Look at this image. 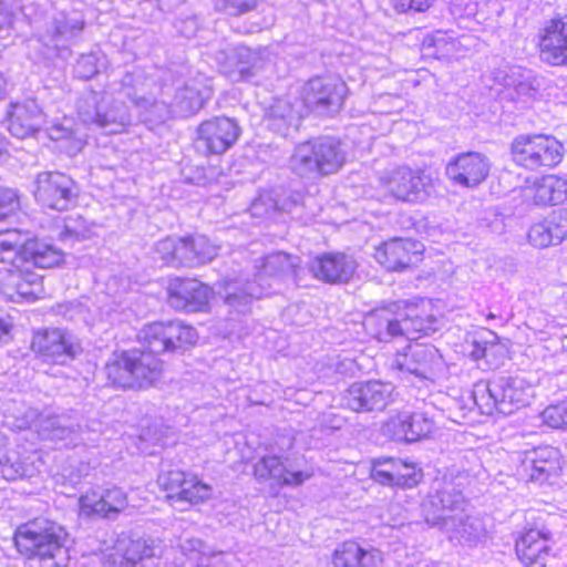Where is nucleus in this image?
Instances as JSON below:
<instances>
[{"label": "nucleus", "mask_w": 567, "mask_h": 567, "mask_svg": "<svg viewBox=\"0 0 567 567\" xmlns=\"http://www.w3.org/2000/svg\"><path fill=\"white\" fill-rule=\"evenodd\" d=\"M65 529L54 522L35 518L21 525L14 534L19 553L28 558H38L43 567H61L66 554Z\"/></svg>", "instance_id": "1"}, {"label": "nucleus", "mask_w": 567, "mask_h": 567, "mask_svg": "<svg viewBox=\"0 0 567 567\" xmlns=\"http://www.w3.org/2000/svg\"><path fill=\"white\" fill-rule=\"evenodd\" d=\"M347 161L342 143L322 136L295 146L289 158L290 169L301 178L317 179L338 173Z\"/></svg>", "instance_id": "2"}, {"label": "nucleus", "mask_w": 567, "mask_h": 567, "mask_svg": "<svg viewBox=\"0 0 567 567\" xmlns=\"http://www.w3.org/2000/svg\"><path fill=\"white\" fill-rule=\"evenodd\" d=\"M107 380L124 389H143L153 385L163 373V362L144 350L124 351L105 365Z\"/></svg>", "instance_id": "3"}, {"label": "nucleus", "mask_w": 567, "mask_h": 567, "mask_svg": "<svg viewBox=\"0 0 567 567\" xmlns=\"http://www.w3.org/2000/svg\"><path fill=\"white\" fill-rule=\"evenodd\" d=\"M79 118L107 134L122 133L131 125L132 116L127 106L106 92L89 91L76 102Z\"/></svg>", "instance_id": "4"}, {"label": "nucleus", "mask_w": 567, "mask_h": 567, "mask_svg": "<svg viewBox=\"0 0 567 567\" xmlns=\"http://www.w3.org/2000/svg\"><path fill=\"white\" fill-rule=\"evenodd\" d=\"M563 148V144L555 137L542 134L518 135L511 145L513 161L530 171L550 168L559 164Z\"/></svg>", "instance_id": "5"}, {"label": "nucleus", "mask_w": 567, "mask_h": 567, "mask_svg": "<svg viewBox=\"0 0 567 567\" xmlns=\"http://www.w3.org/2000/svg\"><path fill=\"white\" fill-rule=\"evenodd\" d=\"M197 339L196 329L179 320L153 322L145 326L138 333L143 350L155 357L194 346Z\"/></svg>", "instance_id": "6"}, {"label": "nucleus", "mask_w": 567, "mask_h": 567, "mask_svg": "<svg viewBox=\"0 0 567 567\" xmlns=\"http://www.w3.org/2000/svg\"><path fill=\"white\" fill-rule=\"evenodd\" d=\"M383 189L395 200L408 204H421L429 199L434 190L430 174L409 166H400L380 177Z\"/></svg>", "instance_id": "7"}, {"label": "nucleus", "mask_w": 567, "mask_h": 567, "mask_svg": "<svg viewBox=\"0 0 567 567\" xmlns=\"http://www.w3.org/2000/svg\"><path fill=\"white\" fill-rule=\"evenodd\" d=\"M347 92V84L340 78L316 76L303 85L302 100L312 112L333 115L341 110Z\"/></svg>", "instance_id": "8"}, {"label": "nucleus", "mask_w": 567, "mask_h": 567, "mask_svg": "<svg viewBox=\"0 0 567 567\" xmlns=\"http://www.w3.org/2000/svg\"><path fill=\"white\" fill-rule=\"evenodd\" d=\"M78 193L73 178L61 172H41L34 179L33 196L43 207L65 210L75 203Z\"/></svg>", "instance_id": "9"}, {"label": "nucleus", "mask_w": 567, "mask_h": 567, "mask_svg": "<svg viewBox=\"0 0 567 567\" xmlns=\"http://www.w3.org/2000/svg\"><path fill=\"white\" fill-rule=\"evenodd\" d=\"M392 367L402 374L414 375L420 380L434 381L444 369L439 350L432 344H411L403 353H398Z\"/></svg>", "instance_id": "10"}, {"label": "nucleus", "mask_w": 567, "mask_h": 567, "mask_svg": "<svg viewBox=\"0 0 567 567\" xmlns=\"http://www.w3.org/2000/svg\"><path fill=\"white\" fill-rule=\"evenodd\" d=\"M466 501L463 493L457 488L453 481H436L433 492L429 494L423 504V515L426 524L432 527L446 522L465 509Z\"/></svg>", "instance_id": "11"}, {"label": "nucleus", "mask_w": 567, "mask_h": 567, "mask_svg": "<svg viewBox=\"0 0 567 567\" xmlns=\"http://www.w3.org/2000/svg\"><path fill=\"white\" fill-rule=\"evenodd\" d=\"M394 386L382 381L354 382L342 396L343 405L357 413L383 411L391 402Z\"/></svg>", "instance_id": "12"}, {"label": "nucleus", "mask_w": 567, "mask_h": 567, "mask_svg": "<svg viewBox=\"0 0 567 567\" xmlns=\"http://www.w3.org/2000/svg\"><path fill=\"white\" fill-rule=\"evenodd\" d=\"M32 350L58 364L72 361L81 351L78 338L65 329H48L34 334Z\"/></svg>", "instance_id": "13"}, {"label": "nucleus", "mask_w": 567, "mask_h": 567, "mask_svg": "<svg viewBox=\"0 0 567 567\" xmlns=\"http://www.w3.org/2000/svg\"><path fill=\"white\" fill-rule=\"evenodd\" d=\"M240 127L226 116L203 122L197 128L196 147L208 154H223L238 140Z\"/></svg>", "instance_id": "14"}, {"label": "nucleus", "mask_w": 567, "mask_h": 567, "mask_svg": "<svg viewBox=\"0 0 567 567\" xmlns=\"http://www.w3.org/2000/svg\"><path fill=\"white\" fill-rule=\"evenodd\" d=\"M491 169L489 158L480 152H464L446 165V176L456 185L475 187L486 179Z\"/></svg>", "instance_id": "15"}, {"label": "nucleus", "mask_w": 567, "mask_h": 567, "mask_svg": "<svg viewBox=\"0 0 567 567\" xmlns=\"http://www.w3.org/2000/svg\"><path fill=\"white\" fill-rule=\"evenodd\" d=\"M169 303L187 312L204 311L208 308L213 290L197 279L176 278L169 284Z\"/></svg>", "instance_id": "16"}, {"label": "nucleus", "mask_w": 567, "mask_h": 567, "mask_svg": "<svg viewBox=\"0 0 567 567\" xmlns=\"http://www.w3.org/2000/svg\"><path fill=\"white\" fill-rule=\"evenodd\" d=\"M434 422L423 412H400L382 425L385 436L395 441L415 442L432 432Z\"/></svg>", "instance_id": "17"}, {"label": "nucleus", "mask_w": 567, "mask_h": 567, "mask_svg": "<svg viewBox=\"0 0 567 567\" xmlns=\"http://www.w3.org/2000/svg\"><path fill=\"white\" fill-rule=\"evenodd\" d=\"M423 245L420 241L393 238L375 248V260L389 271H402L420 260Z\"/></svg>", "instance_id": "18"}, {"label": "nucleus", "mask_w": 567, "mask_h": 567, "mask_svg": "<svg viewBox=\"0 0 567 567\" xmlns=\"http://www.w3.org/2000/svg\"><path fill=\"white\" fill-rule=\"evenodd\" d=\"M307 268L313 278L328 284L347 282L357 269L355 260L344 254L328 252L313 257Z\"/></svg>", "instance_id": "19"}, {"label": "nucleus", "mask_w": 567, "mask_h": 567, "mask_svg": "<svg viewBox=\"0 0 567 567\" xmlns=\"http://www.w3.org/2000/svg\"><path fill=\"white\" fill-rule=\"evenodd\" d=\"M226 72L234 81L258 82L259 75L269 65L266 50H252L240 45L236 47L227 58Z\"/></svg>", "instance_id": "20"}, {"label": "nucleus", "mask_w": 567, "mask_h": 567, "mask_svg": "<svg viewBox=\"0 0 567 567\" xmlns=\"http://www.w3.org/2000/svg\"><path fill=\"white\" fill-rule=\"evenodd\" d=\"M311 475L310 472L295 470L277 455H266L254 466V476L258 483L272 481L277 486H300Z\"/></svg>", "instance_id": "21"}, {"label": "nucleus", "mask_w": 567, "mask_h": 567, "mask_svg": "<svg viewBox=\"0 0 567 567\" xmlns=\"http://www.w3.org/2000/svg\"><path fill=\"white\" fill-rule=\"evenodd\" d=\"M401 307L404 301L391 302L371 311L364 319V326L379 341L389 342L403 337Z\"/></svg>", "instance_id": "22"}, {"label": "nucleus", "mask_w": 567, "mask_h": 567, "mask_svg": "<svg viewBox=\"0 0 567 567\" xmlns=\"http://www.w3.org/2000/svg\"><path fill=\"white\" fill-rule=\"evenodd\" d=\"M543 61L554 66L567 65V14L547 22L539 41Z\"/></svg>", "instance_id": "23"}, {"label": "nucleus", "mask_w": 567, "mask_h": 567, "mask_svg": "<svg viewBox=\"0 0 567 567\" xmlns=\"http://www.w3.org/2000/svg\"><path fill=\"white\" fill-rule=\"evenodd\" d=\"M522 467L528 481L545 484L551 477H557L561 471L560 452L549 445L538 446L525 454Z\"/></svg>", "instance_id": "24"}, {"label": "nucleus", "mask_w": 567, "mask_h": 567, "mask_svg": "<svg viewBox=\"0 0 567 567\" xmlns=\"http://www.w3.org/2000/svg\"><path fill=\"white\" fill-rule=\"evenodd\" d=\"M494 392L501 401L499 413L513 414L529 404L534 395L532 384L520 377H499L494 379Z\"/></svg>", "instance_id": "25"}, {"label": "nucleus", "mask_w": 567, "mask_h": 567, "mask_svg": "<svg viewBox=\"0 0 567 567\" xmlns=\"http://www.w3.org/2000/svg\"><path fill=\"white\" fill-rule=\"evenodd\" d=\"M84 27L85 18L80 10H62L53 16L47 33L55 49H68L80 39Z\"/></svg>", "instance_id": "26"}, {"label": "nucleus", "mask_w": 567, "mask_h": 567, "mask_svg": "<svg viewBox=\"0 0 567 567\" xmlns=\"http://www.w3.org/2000/svg\"><path fill=\"white\" fill-rule=\"evenodd\" d=\"M446 538L457 545L472 546L480 542L486 533L485 526L480 517L468 515L465 509L458 514L447 517L435 526Z\"/></svg>", "instance_id": "27"}, {"label": "nucleus", "mask_w": 567, "mask_h": 567, "mask_svg": "<svg viewBox=\"0 0 567 567\" xmlns=\"http://www.w3.org/2000/svg\"><path fill=\"white\" fill-rule=\"evenodd\" d=\"M217 295L224 299L229 311L247 313L254 298H260L262 290L256 280L240 278L224 279L217 284Z\"/></svg>", "instance_id": "28"}, {"label": "nucleus", "mask_w": 567, "mask_h": 567, "mask_svg": "<svg viewBox=\"0 0 567 567\" xmlns=\"http://www.w3.org/2000/svg\"><path fill=\"white\" fill-rule=\"evenodd\" d=\"M82 514L114 518L127 506V496L122 488L112 487L101 495L95 492L86 493L79 499Z\"/></svg>", "instance_id": "29"}, {"label": "nucleus", "mask_w": 567, "mask_h": 567, "mask_svg": "<svg viewBox=\"0 0 567 567\" xmlns=\"http://www.w3.org/2000/svg\"><path fill=\"white\" fill-rule=\"evenodd\" d=\"M516 554L527 567H547L554 555L547 534L538 529H529L516 542Z\"/></svg>", "instance_id": "30"}, {"label": "nucleus", "mask_w": 567, "mask_h": 567, "mask_svg": "<svg viewBox=\"0 0 567 567\" xmlns=\"http://www.w3.org/2000/svg\"><path fill=\"white\" fill-rule=\"evenodd\" d=\"M6 117L9 132L18 138L32 135L43 124V114L35 101L11 103L6 111Z\"/></svg>", "instance_id": "31"}, {"label": "nucleus", "mask_w": 567, "mask_h": 567, "mask_svg": "<svg viewBox=\"0 0 567 567\" xmlns=\"http://www.w3.org/2000/svg\"><path fill=\"white\" fill-rule=\"evenodd\" d=\"M333 564L336 567H381L382 553L374 548H363L355 542H344L334 550Z\"/></svg>", "instance_id": "32"}, {"label": "nucleus", "mask_w": 567, "mask_h": 567, "mask_svg": "<svg viewBox=\"0 0 567 567\" xmlns=\"http://www.w3.org/2000/svg\"><path fill=\"white\" fill-rule=\"evenodd\" d=\"M179 262L196 267L212 261L219 252V246L204 235L181 238Z\"/></svg>", "instance_id": "33"}, {"label": "nucleus", "mask_w": 567, "mask_h": 567, "mask_svg": "<svg viewBox=\"0 0 567 567\" xmlns=\"http://www.w3.org/2000/svg\"><path fill=\"white\" fill-rule=\"evenodd\" d=\"M116 85V83H114ZM136 78L131 72H125L118 81L117 86L114 87L128 100H131L137 107L144 110L141 117L144 122L164 121L169 110L164 103L152 101L146 97H137L135 92Z\"/></svg>", "instance_id": "34"}, {"label": "nucleus", "mask_w": 567, "mask_h": 567, "mask_svg": "<svg viewBox=\"0 0 567 567\" xmlns=\"http://www.w3.org/2000/svg\"><path fill=\"white\" fill-rule=\"evenodd\" d=\"M64 258L61 249L38 239H29L24 243L22 257H18L21 266L53 268L59 266Z\"/></svg>", "instance_id": "35"}, {"label": "nucleus", "mask_w": 567, "mask_h": 567, "mask_svg": "<svg viewBox=\"0 0 567 567\" xmlns=\"http://www.w3.org/2000/svg\"><path fill=\"white\" fill-rule=\"evenodd\" d=\"M536 205H558L567 199V181L556 175H546L529 189Z\"/></svg>", "instance_id": "36"}, {"label": "nucleus", "mask_w": 567, "mask_h": 567, "mask_svg": "<svg viewBox=\"0 0 567 567\" xmlns=\"http://www.w3.org/2000/svg\"><path fill=\"white\" fill-rule=\"evenodd\" d=\"M299 257L291 256L282 251L268 255L262 259L261 269L257 279L261 281L264 277L287 278L293 281L298 277Z\"/></svg>", "instance_id": "37"}, {"label": "nucleus", "mask_w": 567, "mask_h": 567, "mask_svg": "<svg viewBox=\"0 0 567 567\" xmlns=\"http://www.w3.org/2000/svg\"><path fill=\"white\" fill-rule=\"evenodd\" d=\"M80 425L74 424L64 416H49L40 422L39 434L43 440L66 441L76 444L75 440Z\"/></svg>", "instance_id": "38"}, {"label": "nucleus", "mask_w": 567, "mask_h": 567, "mask_svg": "<svg viewBox=\"0 0 567 567\" xmlns=\"http://www.w3.org/2000/svg\"><path fill=\"white\" fill-rule=\"evenodd\" d=\"M566 236V227L551 219H546L533 225L528 231L529 243L538 248L559 245Z\"/></svg>", "instance_id": "39"}, {"label": "nucleus", "mask_w": 567, "mask_h": 567, "mask_svg": "<svg viewBox=\"0 0 567 567\" xmlns=\"http://www.w3.org/2000/svg\"><path fill=\"white\" fill-rule=\"evenodd\" d=\"M266 121L271 131L281 135H287L290 127H297L299 124V117L286 100H278L270 106Z\"/></svg>", "instance_id": "40"}, {"label": "nucleus", "mask_w": 567, "mask_h": 567, "mask_svg": "<svg viewBox=\"0 0 567 567\" xmlns=\"http://www.w3.org/2000/svg\"><path fill=\"white\" fill-rule=\"evenodd\" d=\"M118 550L122 553L121 567L135 566L155 556V547L152 539H128L126 543L122 540L118 545Z\"/></svg>", "instance_id": "41"}, {"label": "nucleus", "mask_w": 567, "mask_h": 567, "mask_svg": "<svg viewBox=\"0 0 567 567\" xmlns=\"http://www.w3.org/2000/svg\"><path fill=\"white\" fill-rule=\"evenodd\" d=\"M456 40L449 32L437 30L429 33L422 41V49L427 56L446 59L455 53Z\"/></svg>", "instance_id": "42"}, {"label": "nucleus", "mask_w": 567, "mask_h": 567, "mask_svg": "<svg viewBox=\"0 0 567 567\" xmlns=\"http://www.w3.org/2000/svg\"><path fill=\"white\" fill-rule=\"evenodd\" d=\"M401 315L403 337L406 339H416L420 334H427L432 330V320L429 317L420 316L416 306L404 301V307H401Z\"/></svg>", "instance_id": "43"}, {"label": "nucleus", "mask_w": 567, "mask_h": 567, "mask_svg": "<svg viewBox=\"0 0 567 567\" xmlns=\"http://www.w3.org/2000/svg\"><path fill=\"white\" fill-rule=\"evenodd\" d=\"M495 80L505 87H513L518 95L532 96L537 91L535 81L524 76L516 66L499 69L495 73Z\"/></svg>", "instance_id": "44"}, {"label": "nucleus", "mask_w": 567, "mask_h": 567, "mask_svg": "<svg viewBox=\"0 0 567 567\" xmlns=\"http://www.w3.org/2000/svg\"><path fill=\"white\" fill-rule=\"evenodd\" d=\"M204 105V99L198 90L185 85L179 87L174 96L172 107L177 115L187 117L198 112Z\"/></svg>", "instance_id": "45"}, {"label": "nucleus", "mask_w": 567, "mask_h": 567, "mask_svg": "<svg viewBox=\"0 0 567 567\" xmlns=\"http://www.w3.org/2000/svg\"><path fill=\"white\" fill-rule=\"evenodd\" d=\"M31 272V267L2 264L0 267V293L7 299L14 297L20 284Z\"/></svg>", "instance_id": "46"}, {"label": "nucleus", "mask_w": 567, "mask_h": 567, "mask_svg": "<svg viewBox=\"0 0 567 567\" xmlns=\"http://www.w3.org/2000/svg\"><path fill=\"white\" fill-rule=\"evenodd\" d=\"M27 238L18 230L7 231L0 238V262L4 265H19L21 266L18 257H22V249Z\"/></svg>", "instance_id": "47"}, {"label": "nucleus", "mask_w": 567, "mask_h": 567, "mask_svg": "<svg viewBox=\"0 0 567 567\" xmlns=\"http://www.w3.org/2000/svg\"><path fill=\"white\" fill-rule=\"evenodd\" d=\"M494 380L476 383L473 391V399L482 414L492 415L499 413L501 401L494 392Z\"/></svg>", "instance_id": "48"}, {"label": "nucleus", "mask_w": 567, "mask_h": 567, "mask_svg": "<svg viewBox=\"0 0 567 567\" xmlns=\"http://www.w3.org/2000/svg\"><path fill=\"white\" fill-rule=\"evenodd\" d=\"M210 495L212 487L208 484L203 483L196 476L188 475L176 503L198 504L208 499Z\"/></svg>", "instance_id": "49"}, {"label": "nucleus", "mask_w": 567, "mask_h": 567, "mask_svg": "<svg viewBox=\"0 0 567 567\" xmlns=\"http://www.w3.org/2000/svg\"><path fill=\"white\" fill-rule=\"evenodd\" d=\"M187 478L188 475L179 470L162 471L157 483L167 493V498L176 503Z\"/></svg>", "instance_id": "50"}, {"label": "nucleus", "mask_w": 567, "mask_h": 567, "mask_svg": "<svg viewBox=\"0 0 567 567\" xmlns=\"http://www.w3.org/2000/svg\"><path fill=\"white\" fill-rule=\"evenodd\" d=\"M105 66V56L100 52L81 54L74 65V74L83 80H90Z\"/></svg>", "instance_id": "51"}, {"label": "nucleus", "mask_w": 567, "mask_h": 567, "mask_svg": "<svg viewBox=\"0 0 567 567\" xmlns=\"http://www.w3.org/2000/svg\"><path fill=\"white\" fill-rule=\"evenodd\" d=\"M90 229L81 216L68 217L62 229L59 231V239L62 243H74L89 237Z\"/></svg>", "instance_id": "52"}, {"label": "nucleus", "mask_w": 567, "mask_h": 567, "mask_svg": "<svg viewBox=\"0 0 567 567\" xmlns=\"http://www.w3.org/2000/svg\"><path fill=\"white\" fill-rule=\"evenodd\" d=\"M385 464H389L394 470L395 476V485L401 487H413L415 486L422 478V473L420 470H416L414 465L408 464L403 461H389Z\"/></svg>", "instance_id": "53"}, {"label": "nucleus", "mask_w": 567, "mask_h": 567, "mask_svg": "<svg viewBox=\"0 0 567 567\" xmlns=\"http://www.w3.org/2000/svg\"><path fill=\"white\" fill-rule=\"evenodd\" d=\"M181 238L166 237L155 244V251L169 266H182L179 262Z\"/></svg>", "instance_id": "54"}, {"label": "nucleus", "mask_w": 567, "mask_h": 567, "mask_svg": "<svg viewBox=\"0 0 567 567\" xmlns=\"http://www.w3.org/2000/svg\"><path fill=\"white\" fill-rule=\"evenodd\" d=\"M41 292V277L33 271L27 275L25 279L17 289L14 297L8 300L12 302H20L22 300H33Z\"/></svg>", "instance_id": "55"}, {"label": "nucleus", "mask_w": 567, "mask_h": 567, "mask_svg": "<svg viewBox=\"0 0 567 567\" xmlns=\"http://www.w3.org/2000/svg\"><path fill=\"white\" fill-rule=\"evenodd\" d=\"M259 0H213L217 11L237 17L254 10Z\"/></svg>", "instance_id": "56"}, {"label": "nucleus", "mask_w": 567, "mask_h": 567, "mask_svg": "<svg viewBox=\"0 0 567 567\" xmlns=\"http://www.w3.org/2000/svg\"><path fill=\"white\" fill-rule=\"evenodd\" d=\"M542 417L544 423L553 429H567V401L547 406Z\"/></svg>", "instance_id": "57"}, {"label": "nucleus", "mask_w": 567, "mask_h": 567, "mask_svg": "<svg viewBox=\"0 0 567 567\" xmlns=\"http://www.w3.org/2000/svg\"><path fill=\"white\" fill-rule=\"evenodd\" d=\"M20 208L17 192L11 188L0 187V220L6 219Z\"/></svg>", "instance_id": "58"}, {"label": "nucleus", "mask_w": 567, "mask_h": 567, "mask_svg": "<svg viewBox=\"0 0 567 567\" xmlns=\"http://www.w3.org/2000/svg\"><path fill=\"white\" fill-rule=\"evenodd\" d=\"M277 204L269 194L260 195L250 205V214L254 217L262 218L276 212Z\"/></svg>", "instance_id": "59"}, {"label": "nucleus", "mask_w": 567, "mask_h": 567, "mask_svg": "<svg viewBox=\"0 0 567 567\" xmlns=\"http://www.w3.org/2000/svg\"><path fill=\"white\" fill-rule=\"evenodd\" d=\"M49 136L53 141H71L75 150H81L82 147V141L74 138L73 131L62 124L51 126L49 128Z\"/></svg>", "instance_id": "60"}, {"label": "nucleus", "mask_w": 567, "mask_h": 567, "mask_svg": "<svg viewBox=\"0 0 567 567\" xmlns=\"http://www.w3.org/2000/svg\"><path fill=\"white\" fill-rule=\"evenodd\" d=\"M434 0H391L394 8L401 12L414 10L423 12L427 10Z\"/></svg>", "instance_id": "61"}, {"label": "nucleus", "mask_w": 567, "mask_h": 567, "mask_svg": "<svg viewBox=\"0 0 567 567\" xmlns=\"http://www.w3.org/2000/svg\"><path fill=\"white\" fill-rule=\"evenodd\" d=\"M179 547L184 555L199 561L204 550V543L198 538H187L181 542Z\"/></svg>", "instance_id": "62"}, {"label": "nucleus", "mask_w": 567, "mask_h": 567, "mask_svg": "<svg viewBox=\"0 0 567 567\" xmlns=\"http://www.w3.org/2000/svg\"><path fill=\"white\" fill-rule=\"evenodd\" d=\"M372 477L380 484L395 485L394 470L391 465L388 470L374 467L372 470Z\"/></svg>", "instance_id": "63"}, {"label": "nucleus", "mask_w": 567, "mask_h": 567, "mask_svg": "<svg viewBox=\"0 0 567 567\" xmlns=\"http://www.w3.org/2000/svg\"><path fill=\"white\" fill-rule=\"evenodd\" d=\"M486 346H482L480 342L474 341L471 355L474 360H480L486 355Z\"/></svg>", "instance_id": "64"}]
</instances>
